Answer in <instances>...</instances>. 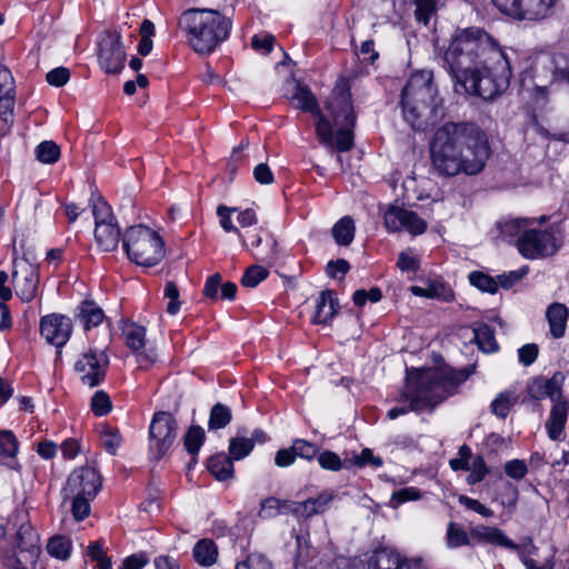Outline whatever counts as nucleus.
I'll list each match as a JSON object with an SVG mask.
<instances>
[{
	"label": "nucleus",
	"instance_id": "f257e3e1",
	"mask_svg": "<svg viewBox=\"0 0 569 569\" xmlns=\"http://www.w3.org/2000/svg\"><path fill=\"white\" fill-rule=\"evenodd\" d=\"M442 60L459 94L492 100L509 87L512 70L506 51L479 28L457 31Z\"/></svg>",
	"mask_w": 569,
	"mask_h": 569
},
{
	"label": "nucleus",
	"instance_id": "f03ea898",
	"mask_svg": "<svg viewBox=\"0 0 569 569\" xmlns=\"http://www.w3.org/2000/svg\"><path fill=\"white\" fill-rule=\"evenodd\" d=\"M491 150L485 131L471 122H447L439 127L430 143L432 166L446 177L478 174Z\"/></svg>",
	"mask_w": 569,
	"mask_h": 569
},
{
	"label": "nucleus",
	"instance_id": "7ed1b4c3",
	"mask_svg": "<svg viewBox=\"0 0 569 569\" xmlns=\"http://www.w3.org/2000/svg\"><path fill=\"white\" fill-rule=\"evenodd\" d=\"M297 108L317 118L316 133L320 142L331 151L345 152L353 147L356 116L351 96L346 90H335L321 112L315 94L306 86L297 84L291 97Z\"/></svg>",
	"mask_w": 569,
	"mask_h": 569
},
{
	"label": "nucleus",
	"instance_id": "20e7f679",
	"mask_svg": "<svg viewBox=\"0 0 569 569\" xmlns=\"http://www.w3.org/2000/svg\"><path fill=\"white\" fill-rule=\"evenodd\" d=\"M468 377L466 370L457 371L449 367L408 369L406 386L397 399V405L388 410L387 417L393 420L410 411L432 410L451 396Z\"/></svg>",
	"mask_w": 569,
	"mask_h": 569
},
{
	"label": "nucleus",
	"instance_id": "39448f33",
	"mask_svg": "<svg viewBox=\"0 0 569 569\" xmlns=\"http://www.w3.org/2000/svg\"><path fill=\"white\" fill-rule=\"evenodd\" d=\"M178 24L189 46L198 53H211L229 38L232 28L230 18L208 8L183 11Z\"/></svg>",
	"mask_w": 569,
	"mask_h": 569
},
{
	"label": "nucleus",
	"instance_id": "423d86ee",
	"mask_svg": "<svg viewBox=\"0 0 569 569\" xmlns=\"http://www.w3.org/2000/svg\"><path fill=\"white\" fill-rule=\"evenodd\" d=\"M438 90L433 83V73L420 70L410 76L401 92L403 120L415 130H421L435 116L441 104Z\"/></svg>",
	"mask_w": 569,
	"mask_h": 569
},
{
	"label": "nucleus",
	"instance_id": "0eeeda50",
	"mask_svg": "<svg viewBox=\"0 0 569 569\" xmlns=\"http://www.w3.org/2000/svg\"><path fill=\"white\" fill-rule=\"evenodd\" d=\"M552 82L569 84V54L542 56L523 74L521 88L530 96L535 111L547 106Z\"/></svg>",
	"mask_w": 569,
	"mask_h": 569
},
{
	"label": "nucleus",
	"instance_id": "6e6552de",
	"mask_svg": "<svg viewBox=\"0 0 569 569\" xmlns=\"http://www.w3.org/2000/svg\"><path fill=\"white\" fill-rule=\"evenodd\" d=\"M101 477L92 466L76 468L61 490L63 503L70 502L73 518L81 521L90 513V501L101 488Z\"/></svg>",
	"mask_w": 569,
	"mask_h": 569
},
{
	"label": "nucleus",
	"instance_id": "1a4fd4ad",
	"mask_svg": "<svg viewBox=\"0 0 569 569\" xmlns=\"http://www.w3.org/2000/svg\"><path fill=\"white\" fill-rule=\"evenodd\" d=\"M122 247L129 260L141 267H153L166 254L161 236L144 224L129 227L122 236Z\"/></svg>",
	"mask_w": 569,
	"mask_h": 569
},
{
	"label": "nucleus",
	"instance_id": "9d476101",
	"mask_svg": "<svg viewBox=\"0 0 569 569\" xmlns=\"http://www.w3.org/2000/svg\"><path fill=\"white\" fill-rule=\"evenodd\" d=\"M503 14L517 20L538 21L549 17L559 0H491Z\"/></svg>",
	"mask_w": 569,
	"mask_h": 569
},
{
	"label": "nucleus",
	"instance_id": "9b49d317",
	"mask_svg": "<svg viewBox=\"0 0 569 569\" xmlns=\"http://www.w3.org/2000/svg\"><path fill=\"white\" fill-rule=\"evenodd\" d=\"M108 366L109 357L104 351L89 349L78 357L73 370L83 385L93 388L103 381Z\"/></svg>",
	"mask_w": 569,
	"mask_h": 569
},
{
	"label": "nucleus",
	"instance_id": "f8f14e48",
	"mask_svg": "<svg viewBox=\"0 0 569 569\" xmlns=\"http://www.w3.org/2000/svg\"><path fill=\"white\" fill-rule=\"evenodd\" d=\"M176 430L177 422L171 413H154L150 425V451L156 459H161L173 445Z\"/></svg>",
	"mask_w": 569,
	"mask_h": 569
},
{
	"label": "nucleus",
	"instance_id": "ddd939ff",
	"mask_svg": "<svg viewBox=\"0 0 569 569\" xmlns=\"http://www.w3.org/2000/svg\"><path fill=\"white\" fill-rule=\"evenodd\" d=\"M559 249L555 234L531 226L525 238L518 240V251L526 259H541L555 254Z\"/></svg>",
	"mask_w": 569,
	"mask_h": 569
},
{
	"label": "nucleus",
	"instance_id": "4468645a",
	"mask_svg": "<svg viewBox=\"0 0 569 569\" xmlns=\"http://www.w3.org/2000/svg\"><path fill=\"white\" fill-rule=\"evenodd\" d=\"M383 222L388 232L406 231L412 237L425 233L428 228L427 221L417 212L397 204L387 208L383 213Z\"/></svg>",
	"mask_w": 569,
	"mask_h": 569
},
{
	"label": "nucleus",
	"instance_id": "2eb2a0df",
	"mask_svg": "<svg viewBox=\"0 0 569 569\" xmlns=\"http://www.w3.org/2000/svg\"><path fill=\"white\" fill-rule=\"evenodd\" d=\"M12 268V282L17 296L23 302L32 301L38 292V268L26 259H14Z\"/></svg>",
	"mask_w": 569,
	"mask_h": 569
},
{
	"label": "nucleus",
	"instance_id": "dca6fc26",
	"mask_svg": "<svg viewBox=\"0 0 569 569\" xmlns=\"http://www.w3.org/2000/svg\"><path fill=\"white\" fill-rule=\"evenodd\" d=\"M99 64L107 73H118L124 67L126 51L116 32H106L99 41Z\"/></svg>",
	"mask_w": 569,
	"mask_h": 569
},
{
	"label": "nucleus",
	"instance_id": "f3484780",
	"mask_svg": "<svg viewBox=\"0 0 569 569\" xmlns=\"http://www.w3.org/2000/svg\"><path fill=\"white\" fill-rule=\"evenodd\" d=\"M369 569H426L421 556L407 557L391 548L376 550L369 559Z\"/></svg>",
	"mask_w": 569,
	"mask_h": 569
},
{
	"label": "nucleus",
	"instance_id": "a211bd4d",
	"mask_svg": "<svg viewBox=\"0 0 569 569\" xmlns=\"http://www.w3.org/2000/svg\"><path fill=\"white\" fill-rule=\"evenodd\" d=\"M127 347L136 355L137 362L142 369H147L158 360L154 348H144L146 328L134 322H128L122 328Z\"/></svg>",
	"mask_w": 569,
	"mask_h": 569
},
{
	"label": "nucleus",
	"instance_id": "6ab92c4d",
	"mask_svg": "<svg viewBox=\"0 0 569 569\" xmlns=\"http://www.w3.org/2000/svg\"><path fill=\"white\" fill-rule=\"evenodd\" d=\"M14 99L12 73L7 67L0 66V136L7 134L13 123Z\"/></svg>",
	"mask_w": 569,
	"mask_h": 569
},
{
	"label": "nucleus",
	"instance_id": "aec40b11",
	"mask_svg": "<svg viewBox=\"0 0 569 569\" xmlns=\"http://www.w3.org/2000/svg\"><path fill=\"white\" fill-rule=\"evenodd\" d=\"M71 333L72 321L69 317L51 313L41 318L40 335L56 348H62L69 341Z\"/></svg>",
	"mask_w": 569,
	"mask_h": 569
},
{
	"label": "nucleus",
	"instance_id": "412c9836",
	"mask_svg": "<svg viewBox=\"0 0 569 569\" xmlns=\"http://www.w3.org/2000/svg\"><path fill=\"white\" fill-rule=\"evenodd\" d=\"M563 382L565 375L561 371L555 372L550 378H535L528 386V395L535 400L549 398L553 403L563 401L561 399Z\"/></svg>",
	"mask_w": 569,
	"mask_h": 569
},
{
	"label": "nucleus",
	"instance_id": "4be33fe9",
	"mask_svg": "<svg viewBox=\"0 0 569 569\" xmlns=\"http://www.w3.org/2000/svg\"><path fill=\"white\" fill-rule=\"evenodd\" d=\"M18 562L34 563L39 553V537L30 523H22L17 531Z\"/></svg>",
	"mask_w": 569,
	"mask_h": 569
},
{
	"label": "nucleus",
	"instance_id": "5701e85b",
	"mask_svg": "<svg viewBox=\"0 0 569 569\" xmlns=\"http://www.w3.org/2000/svg\"><path fill=\"white\" fill-rule=\"evenodd\" d=\"M410 291L416 297L437 299L443 302H451L455 300V293L451 287L439 279L428 280L425 287L412 286L410 287Z\"/></svg>",
	"mask_w": 569,
	"mask_h": 569
},
{
	"label": "nucleus",
	"instance_id": "b1692460",
	"mask_svg": "<svg viewBox=\"0 0 569 569\" xmlns=\"http://www.w3.org/2000/svg\"><path fill=\"white\" fill-rule=\"evenodd\" d=\"M536 224V219L530 218H510L498 223L500 236L503 240L515 243L518 248V240L525 238L531 226Z\"/></svg>",
	"mask_w": 569,
	"mask_h": 569
},
{
	"label": "nucleus",
	"instance_id": "393cba45",
	"mask_svg": "<svg viewBox=\"0 0 569 569\" xmlns=\"http://www.w3.org/2000/svg\"><path fill=\"white\" fill-rule=\"evenodd\" d=\"M94 238L100 250L109 252L118 248L120 229L114 220L96 223Z\"/></svg>",
	"mask_w": 569,
	"mask_h": 569
},
{
	"label": "nucleus",
	"instance_id": "a878e982",
	"mask_svg": "<svg viewBox=\"0 0 569 569\" xmlns=\"http://www.w3.org/2000/svg\"><path fill=\"white\" fill-rule=\"evenodd\" d=\"M568 419V401H558L553 403L549 418L546 422V429L549 438L559 441L563 437V429Z\"/></svg>",
	"mask_w": 569,
	"mask_h": 569
},
{
	"label": "nucleus",
	"instance_id": "bb28decb",
	"mask_svg": "<svg viewBox=\"0 0 569 569\" xmlns=\"http://www.w3.org/2000/svg\"><path fill=\"white\" fill-rule=\"evenodd\" d=\"M569 318V309L560 302L551 303L546 310V319L549 325L550 335L555 339L562 338L566 332Z\"/></svg>",
	"mask_w": 569,
	"mask_h": 569
},
{
	"label": "nucleus",
	"instance_id": "cd10ccee",
	"mask_svg": "<svg viewBox=\"0 0 569 569\" xmlns=\"http://www.w3.org/2000/svg\"><path fill=\"white\" fill-rule=\"evenodd\" d=\"M332 497L330 493L322 492L316 498H310L302 502H293L290 506V510L297 516L301 518H309L313 515L323 512Z\"/></svg>",
	"mask_w": 569,
	"mask_h": 569
},
{
	"label": "nucleus",
	"instance_id": "c85d7f7f",
	"mask_svg": "<svg viewBox=\"0 0 569 569\" xmlns=\"http://www.w3.org/2000/svg\"><path fill=\"white\" fill-rule=\"evenodd\" d=\"M338 301L333 291H321L316 300V313L313 316L315 323H328L338 311Z\"/></svg>",
	"mask_w": 569,
	"mask_h": 569
},
{
	"label": "nucleus",
	"instance_id": "c756f323",
	"mask_svg": "<svg viewBox=\"0 0 569 569\" xmlns=\"http://www.w3.org/2000/svg\"><path fill=\"white\" fill-rule=\"evenodd\" d=\"M471 533L480 541L512 550L517 549V545L497 527L477 526L471 530Z\"/></svg>",
	"mask_w": 569,
	"mask_h": 569
},
{
	"label": "nucleus",
	"instance_id": "7c9ffc66",
	"mask_svg": "<svg viewBox=\"0 0 569 569\" xmlns=\"http://www.w3.org/2000/svg\"><path fill=\"white\" fill-rule=\"evenodd\" d=\"M207 467L218 481H226L233 478L232 459L224 452L210 457Z\"/></svg>",
	"mask_w": 569,
	"mask_h": 569
},
{
	"label": "nucleus",
	"instance_id": "2f4dec72",
	"mask_svg": "<svg viewBox=\"0 0 569 569\" xmlns=\"http://www.w3.org/2000/svg\"><path fill=\"white\" fill-rule=\"evenodd\" d=\"M78 317L86 330L100 325L104 318L102 309L93 301H83L78 308Z\"/></svg>",
	"mask_w": 569,
	"mask_h": 569
},
{
	"label": "nucleus",
	"instance_id": "473e14b6",
	"mask_svg": "<svg viewBox=\"0 0 569 569\" xmlns=\"http://www.w3.org/2000/svg\"><path fill=\"white\" fill-rule=\"evenodd\" d=\"M194 560L201 566H211L217 561L218 549L211 539L199 540L192 550Z\"/></svg>",
	"mask_w": 569,
	"mask_h": 569
},
{
	"label": "nucleus",
	"instance_id": "72a5a7b5",
	"mask_svg": "<svg viewBox=\"0 0 569 569\" xmlns=\"http://www.w3.org/2000/svg\"><path fill=\"white\" fill-rule=\"evenodd\" d=\"M355 222L351 217L346 216L338 220L332 228V237L339 246H348L355 238Z\"/></svg>",
	"mask_w": 569,
	"mask_h": 569
},
{
	"label": "nucleus",
	"instance_id": "f704fd0d",
	"mask_svg": "<svg viewBox=\"0 0 569 569\" xmlns=\"http://www.w3.org/2000/svg\"><path fill=\"white\" fill-rule=\"evenodd\" d=\"M517 400L518 396L515 391L505 390L492 400L491 411L495 416L503 419L509 415L511 407Z\"/></svg>",
	"mask_w": 569,
	"mask_h": 569
},
{
	"label": "nucleus",
	"instance_id": "c9c22d12",
	"mask_svg": "<svg viewBox=\"0 0 569 569\" xmlns=\"http://www.w3.org/2000/svg\"><path fill=\"white\" fill-rule=\"evenodd\" d=\"M475 340L483 352H495L498 345L493 330L488 325H480L473 330Z\"/></svg>",
	"mask_w": 569,
	"mask_h": 569
},
{
	"label": "nucleus",
	"instance_id": "e433bc0d",
	"mask_svg": "<svg viewBox=\"0 0 569 569\" xmlns=\"http://www.w3.org/2000/svg\"><path fill=\"white\" fill-rule=\"evenodd\" d=\"M34 153L36 158L41 163L52 164L59 160L61 152L59 146L56 142L47 140L37 146Z\"/></svg>",
	"mask_w": 569,
	"mask_h": 569
},
{
	"label": "nucleus",
	"instance_id": "4c0bfd02",
	"mask_svg": "<svg viewBox=\"0 0 569 569\" xmlns=\"http://www.w3.org/2000/svg\"><path fill=\"white\" fill-rule=\"evenodd\" d=\"M230 420L231 410L222 403H217L210 411L208 428L209 430H218L224 428L230 422Z\"/></svg>",
	"mask_w": 569,
	"mask_h": 569
},
{
	"label": "nucleus",
	"instance_id": "58836bf2",
	"mask_svg": "<svg viewBox=\"0 0 569 569\" xmlns=\"http://www.w3.org/2000/svg\"><path fill=\"white\" fill-rule=\"evenodd\" d=\"M468 278L470 284L482 292L495 293L498 291V279H495L482 271H472L469 273Z\"/></svg>",
	"mask_w": 569,
	"mask_h": 569
},
{
	"label": "nucleus",
	"instance_id": "ea45409f",
	"mask_svg": "<svg viewBox=\"0 0 569 569\" xmlns=\"http://www.w3.org/2000/svg\"><path fill=\"white\" fill-rule=\"evenodd\" d=\"M122 443V437L117 428L104 426L101 430V446L110 453L116 455Z\"/></svg>",
	"mask_w": 569,
	"mask_h": 569
},
{
	"label": "nucleus",
	"instance_id": "a19ab883",
	"mask_svg": "<svg viewBox=\"0 0 569 569\" xmlns=\"http://www.w3.org/2000/svg\"><path fill=\"white\" fill-rule=\"evenodd\" d=\"M253 449V440L237 437L230 440L229 452L232 460H241L250 455Z\"/></svg>",
	"mask_w": 569,
	"mask_h": 569
},
{
	"label": "nucleus",
	"instance_id": "79ce46f5",
	"mask_svg": "<svg viewBox=\"0 0 569 569\" xmlns=\"http://www.w3.org/2000/svg\"><path fill=\"white\" fill-rule=\"evenodd\" d=\"M204 430L200 426H191L184 436V447L190 455H197L204 441Z\"/></svg>",
	"mask_w": 569,
	"mask_h": 569
},
{
	"label": "nucleus",
	"instance_id": "37998d69",
	"mask_svg": "<svg viewBox=\"0 0 569 569\" xmlns=\"http://www.w3.org/2000/svg\"><path fill=\"white\" fill-rule=\"evenodd\" d=\"M236 211H238V209L234 207L219 206L217 214L220 218V226L226 232L237 233L242 244L248 246L239 229L232 223L231 213Z\"/></svg>",
	"mask_w": 569,
	"mask_h": 569
},
{
	"label": "nucleus",
	"instance_id": "c03bdc74",
	"mask_svg": "<svg viewBox=\"0 0 569 569\" xmlns=\"http://www.w3.org/2000/svg\"><path fill=\"white\" fill-rule=\"evenodd\" d=\"M287 510H289V503L287 501L270 497L262 501L259 516L261 518H272Z\"/></svg>",
	"mask_w": 569,
	"mask_h": 569
},
{
	"label": "nucleus",
	"instance_id": "a18cd8bd",
	"mask_svg": "<svg viewBox=\"0 0 569 569\" xmlns=\"http://www.w3.org/2000/svg\"><path fill=\"white\" fill-rule=\"evenodd\" d=\"M71 543L64 537H53L47 545L48 552L60 560H66L70 555Z\"/></svg>",
	"mask_w": 569,
	"mask_h": 569
},
{
	"label": "nucleus",
	"instance_id": "49530a36",
	"mask_svg": "<svg viewBox=\"0 0 569 569\" xmlns=\"http://www.w3.org/2000/svg\"><path fill=\"white\" fill-rule=\"evenodd\" d=\"M469 543L466 530L455 522H450L447 528V545L449 548H458Z\"/></svg>",
	"mask_w": 569,
	"mask_h": 569
},
{
	"label": "nucleus",
	"instance_id": "de8ad7c7",
	"mask_svg": "<svg viewBox=\"0 0 569 569\" xmlns=\"http://www.w3.org/2000/svg\"><path fill=\"white\" fill-rule=\"evenodd\" d=\"M420 490L416 487H405L392 492L389 506L393 509H397L400 505L408 501H416L420 499Z\"/></svg>",
	"mask_w": 569,
	"mask_h": 569
},
{
	"label": "nucleus",
	"instance_id": "09e8293b",
	"mask_svg": "<svg viewBox=\"0 0 569 569\" xmlns=\"http://www.w3.org/2000/svg\"><path fill=\"white\" fill-rule=\"evenodd\" d=\"M468 471L467 482L469 485H476L482 481L488 473L483 458L481 456L473 457Z\"/></svg>",
	"mask_w": 569,
	"mask_h": 569
},
{
	"label": "nucleus",
	"instance_id": "8fccbe9b",
	"mask_svg": "<svg viewBox=\"0 0 569 569\" xmlns=\"http://www.w3.org/2000/svg\"><path fill=\"white\" fill-rule=\"evenodd\" d=\"M163 296H164V299L168 300L167 308H166L167 313H169L170 316H176L180 310L181 303L179 300V297H180L179 289L174 282L168 281L166 283L164 290H163Z\"/></svg>",
	"mask_w": 569,
	"mask_h": 569
},
{
	"label": "nucleus",
	"instance_id": "3c124183",
	"mask_svg": "<svg viewBox=\"0 0 569 569\" xmlns=\"http://www.w3.org/2000/svg\"><path fill=\"white\" fill-rule=\"evenodd\" d=\"M19 443L16 436L9 430H0V455L7 458L16 457Z\"/></svg>",
	"mask_w": 569,
	"mask_h": 569
},
{
	"label": "nucleus",
	"instance_id": "603ef678",
	"mask_svg": "<svg viewBox=\"0 0 569 569\" xmlns=\"http://www.w3.org/2000/svg\"><path fill=\"white\" fill-rule=\"evenodd\" d=\"M91 207L96 223L114 220L110 206L100 196L91 198Z\"/></svg>",
	"mask_w": 569,
	"mask_h": 569
},
{
	"label": "nucleus",
	"instance_id": "864d4df0",
	"mask_svg": "<svg viewBox=\"0 0 569 569\" xmlns=\"http://www.w3.org/2000/svg\"><path fill=\"white\" fill-rule=\"evenodd\" d=\"M439 0H416V18L419 22L428 24L429 19L437 10Z\"/></svg>",
	"mask_w": 569,
	"mask_h": 569
},
{
	"label": "nucleus",
	"instance_id": "5fc2aeb1",
	"mask_svg": "<svg viewBox=\"0 0 569 569\" xmlns=\"http://www.w3.org/2000/svg\"><path fill=\"white\" fill-rule=\"evenodd\" d=\"M268 276L266 268L261 266H252L244 272L241 282L244 287L254 288Z\"/></svg>",
	"mask_w": 569,
	"mask_h": 569
},
{
	"label": "nucleus",
	"instance_id": "6e6d98bb",
	"mask_svg": "<svg viewBox=\"0 0 569 569\" xmlns=\"http://www.w3.org/2000/svg\"><path fill=\"white\" fill-rule=\"evenodd\" d=\"M236 569H272V565L263 555L251 553L239 562Z\"/></svg>",
	"mask_w": 569,
	"mask_h": 569
},
{
	"label": "nucleus",
	"instance_id": "4d7b16f0",
	"mask_svg": "<svg viewBox=\"0 0 569 569\" xmlns=\"http://www.w3.org/2000/svg\"><path fill=\"white\" fill-rule=\"evenodd\" d=\"M506 475L513 480H522L527 472L528 467L525 460L512 459L505 463Z\"/></svg>",
	"mask_w": 569,
	"mask_h": 569
},
{
	"label": "nucleus",
	"instance_id": "13d9d810",
	"mask_svg": "<svg viewBox=\"0 0 569 569\" xmlns=\"http://www.w3.org/2000/svg\"><path fill=\"white\" fill-rule=\"evenodd\" d=\"M91 409L97 416H104L111 410L109 396L103 391H97L91 398Z\"/></svg>",
	"mask_w": 569,
	"mask_h": 569
},
{
	"label": "nucleus",
	"instance_id": "bf43d9fd",
	"mask_svg": "<svg viewBox=\"0 0 569 569\" xmlns=\"http://www.w3.org/2000/svg\"><path fill=\"white\" fill-rule=\"evenodd\" d=\"M458 455H459L458 458H453V459H451L449 461V465H450L451 469L455 470V471H458V470H466V471H468L469 467H470V463H471V460L473 458L471 456L470 448L467 447V446L460 447Z\"/></svg>",
	"mask_w": 569,
	"mask_h": 569
},
{
	"label": "nucleus",
	"instance_id": "052dcab7",
	"mask_svg": "<svg viewBox=\"0 0 569 569\" xmlns=\"http://www.w3.org/2000/svg\"><path fill=\"white\" fill-rule=\"evenodd\" d=\"M459 502L467 509L472 510L485 518H490L493 516V511L490 508L486 507L483 503L476 499L469 498L467 496H460Z\"/></svg>",
	"mask_w": 569,
	"mask_h": 569
},
{
	"label": "nucleus",
	"instance_id": "680f3d73",
	"mask_svg": "<svg viewBox=\"0 0 569 569\" xmlns=\"http://www.w3.org/2000/svg\"><path fill=\"white\" fill-rule=\"evenodd\" d=\"M518 489L510 482L503 485V491L500 495V503L508 509H513L518 502Z\"/></svg>",
	"mask_w": 569,
	"mask_h": 569
},
{
	"label": "nucleus",
	"instance_id": "e2e57ef3",
	"mask_svg": "<svg viewBox=\"0 0 569 569\" xmlns=\"http://www.w3.org/2000/svg\"><path fill=\"white\" fill-rule=\"evenodd\" d=\"M47 81L54 87L64 86L70 79V71L64 67H58L47 73Z\"/></svg>",
	"mask_w": 569,
	"mask_h": 569
},
{
	"label": "nucleus",
	"instance_id": "0e129e2a",
	"mask_svg": "<svg viewBox=\"0 0 569 569\" xmlns=\"http://www.w3.org/2000/svg\"><path fill=\"white\" fill-rule=\"evenodd\" d=\"M292 448L297 457H301L308 460L312 459L318 452L316 445L301 439L296 440L292 445Z\"/></svg>",
	"mask_w": 569,
	"mask_h": 569
},
{
	"label": "nucleus",
	"instance_id": "69168bd1",
	"mask_svg": "<svg viewBox=\"0 0 569 569\" xmlns=\"http://www.w3.org/2000/svg\"><path fill=\"white\" fill-rule=\"evenodd\" d=\"M318 462L321 466V468L331 470V471H338L341 469V459L340 457L332 452V451H323L318 457Z\"/></svg>",
	"mask_w": 569,
	"mask_h": 569
},
{
	"label": "nucleus",
	"instance_id": "338daca9",
	"mask_svg": "<svg viewBox=\"0 0 569 569\" xmlns=\"http://www.w3.org/2000/svg\"><path fill=\"white\" fill-rule=\"evenodd\" d=\"M531 127H532L535 132H537L538 134H540V136H542L545 138L569 142V129L565 130V131H562L560 133L550 134L549 131L547 129H545L539 123L536 113L531 118Z\"/></svg>",
	"mask_w": 569,
	"mask_h": 569
},
{
	"label": "nucleus",
	"instance_id": "774afa93",
	"mask_svg": "<svg viewBox=\"0 0 569 569\" xmlns=\"http://www.w3.org/2000/svg\"><path fill=\"white\" fill-rule=\"evenodd\" d=\"M149 562V557L146 552H138L128 556L122 563L121 569H142Z\"/></svg>",
	"mask_w": 569,
	"mask_h": 569
}]
</instances>
